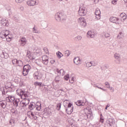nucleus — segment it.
Listing matches in <instances>:
<instances>
[{
    "label": "nucleus",
    "mask_w": 127,
    "mask_h": 127,
    "mask_svg": "<svg viewBox=\"0 0 127 127\" xmlns=\"http://www.w3.org/2000/svg\"><path fill=\"white\" fill-rule=\"evenodd\" d=\"M0 37L2 39H5L6 41H11L12 37L9 35V31L8 30H3L0 33Z\"/></svg>",
    "instance_id": "f257e3e1"
},
{
    "label": "nucleus",
    "mask_w": 127,
    "mask_h": 127,
    "mask_svg": "<svg viewBox=\"0 0 127 127\" xmlns=\"http://www.w3.org/2000/svg\"><path fill=\"white\" fill-rule=\"evenodd\" d=\"M55 19L57 21H65L66 20V15L63 13L58 12L55 14Z\"/></svg>",
    "instance_id": "f03ea898"
},
{
    "label": "nucleus",
    "mask_w": 127,
    "mask_h": 127,
    "mask_svg": "<svg viewBox=\"0 0 127 127\" xmlns=\"http://www.w3.org/2000/svg\"><path fill=\"white\" fill-rule=\"evenodd\" d=\"M31 70V66L29 64H26L23 66V76H27L29 71Z\"/></svg>",
    "instance_id": "7ed1b4c3"
},
{
    "label": "nucleus",
    "mask_w": 127,
    "mask_h": 127,
    "mask_svg": "<svg viewBox=\"0 0 127 127\" xmlns=\"http://www.w3.org/2000/svg\"><path fill=\"white\" fill-rule=\"evenodd\" d=\"M34 78L36 80H40L41 78H42V76H43V73L41 71H37L35 72L33 74Z\"/></svg>",
    "instance_id": "20e7f679"
},
{
    "label": "nucleus",
    "mask_w": 127,
    "mask_h": 127,
    "mask_svg": "<svg viewBox=\"0 0 127 127\" xmlns=\"http://www.w3.org/2000/svg\"><path fill=\"white\" fill-rule=\"evenodd\" d=\"M77 20L79 24L81 26V27H85L87 25V23L86 22V19H85V18L80 17Z\"/></svg>",
    "instance_id": "39448f33"
},
{
    "label": "nucleus",
    "mask_w": 127,
    "mask_h": 127,
    "mask_svg": "<svg viewBox=\"0 0 127 127\" xmlns=\"http://www.w3.org/2000/svg\"><path fill=\"white\" fill-rule=\"evenodd\" d=\"M74 109V107L70 103H68L67 105V107L65 108V111L67 115H71L73 113V110Z\"/></svg>",
    "instance_id": "423d86ee"
},
{
    "label": "nucleus",
    "mask_w": 127,
    "mask_h": 127,
    "mask_svg": "<svg viewBox=\"0 0 127 127\" xmlns=\"http://www.w3.org/2000/svg\"><path fill=\"white\" fill-rule=\"evenodd\" d=\"M27 114L28 118L30 119V120H33V121L37 120V117L31 111H28Z\"/></svg>",
    "instance_id": "0eeeda50"
},
{
    "label": "nucleus",
    "mask_w": 127,
    "mask_h": 127,
    "mask_svg": "<svg viewBox=\"0 0 127 127\" xmlns=\"http://www.w3.org/2000/svg\"><path fill=\"white\" fill-rule=\"evenodd\" d=\"M19 92H17V95H18V96H19L20 97H21V98H22V97H25V98H27L28 97V95L27 94V92L25 91L24 90L20 89L19 90Z\"/></svg>",
    "instance_id": "6e6552de"
},
{
    "label": "nucleus",
    "mask_w": 127,
    "mask_h": 127,
    "mask_svg": "<svg viewBox=\"0 0 127 127\" xmlns=\"http://www.w3.org/2000/svg\"><path fill=\"white\" fill-rule=\"evenodd\" d=\"M78 13L80 16H83L84 15H86V13H87V11L85 9V7H80L79 10H78Z\"/></svg>",
    "instance_id": "1a4fd4ad"
},
{
    "label": "nucleus",
    "mask_w": 127,
    "mask_h": 127,
    "mask_svg": "<svg viewBox=\"0 0 127 127\" xmlns=\"http://www.w3.org/2000/svg\"><path fill=\"white\" fill-rule=\"evenodd\" d=\"M5 100L7 103H13L15 100V98H14V96L8 95V96L6 97Z\"/></svg>",
    "instance_id": "9d476101"
},
{
    "label": "nucleus",
    "mask_w": 127,
    "mask_h": 127,
    "mask_svg": "<svg viewBox=\"0 0 127 127\" xmlns=\"http://www.w3.org/2000/svg\"><path fill=\"white\" fill-rule=\"evenodd\" d=\"M95 20H98L101 18V11L100 10V9L96 8L95 11Z\"/></svg>",
    "instance_id": "9b49d317"
},
{
    "label": "nucleus",
    "mask_w": 127,
    "mask_h": 127,
    "mask_svg": "<svg viewBox=\"0 0 127 127\" xmlns=\"http://www.w3.org/2000/svg\"><path fill=\"white\" fill-rule=\"evenodd\" d=\"M27 4L29 6H34V5H37L38 3L36 2V0H29L27 1Z\"/></svg>",
    "instance_id": "f8f14e48"
},
{
    "label": "nucleus",
    "mask_w": 127,
    "mask_h": 127,
    "mask_svg": "<svg viewBox=\"0 0 127 127\" xmlns=\"http://www.w3.org/2000/svg\"><path fill=\"white\" fill-rule=\"evenodd\" d=\"M42 59L43 63V64H44V65H47L48 64V62H49L48 60L49 59V58L46 55L43 56V57H42Z\"/></svg>",
    "instance_id": "ddd939ff"
},
{
    "label": "nucleus",
    "mask_w": 127,
    "mask_h": 127,
    "mask_svg": "<svg viewBox=\"0 0 127 127\" xmlns=\"http://www.w3.org/2000/svg\"><path fill=\"white\" fill-rule=\"evenodd\" d=\"M7 101L6 100H1L0 101V106L2 107V109H5L7 105Z\"/></svg>",
    "instance_id": "4468645a"
},
{
    "label": "nucleus",
    "mask_w": 127,
    "mask_h": 127,
    "mask_svg": "<svg viewBox=\"0 0 127 127\" xmlns=\"http://www.w3.org/2000/svg\"><path fill=\"white\" fill-rule=\"evenodd\" d=\"M21 46H24L27 43V40L25 37H22L20 40H19Z\"/></svg>",
    "instance_id": "2eb2a0df"
},
{
    "label": "nucleus",
    "mask_w": 127,
    "mask_h": 127,
    "mask_svg": "<svg viewBox=\"0 0 127 127\" xmlns=\"http://www.w3.org/2000/svg\"><path fill=\"white\" fill-rule=\"evenodd\" d=\"M96 36V34L94 32H92V31H89L87 33V37L88 38H94Z\"/></svg>",
    "instance_id": "dca6fc26"
},
{
    "label": "nucleus",
    "mask_w": 127,
    "mask_h": 127,
    "mask_svg": "<svg viewBox=\"0 0 127 127\" xmlns=\"http://www.w3.org/2000/svg\"><path fill=\"white\" fill-rule=\"evenodd\" d=\"M0 23L3 26H8V21L5 19H2L0 21Z\"/></svg>",
    "instance_id": "f3484780"
},
{
    "label": "nucleus",
    "mask_w": 127,
    "mask_h": 127,
    "mask_svg": "<svg viewBox=\"0 0 127 127\" xmlns=\"http://www.w3.org/2000/svg\"><path fill=\"white\" fill-rule=\"evenodd\" d=\"M8 54H7L4 51H2V54L0 55L1 58H4V59H7V58H8Z\"/></svg>",
    "instance_id": "a211bd4d"
},
{
    "label": "nucleus",
    "mask_w": 127,
    "mask_h": 127,
    "mask_svg": "<svg viewBox=\"0 0 127 127\" xmlns=\"http://www.w3.org/2000/svg\"><path fill=\"white\" fill-rule=\"evenodd\" d=\"M73 62L76 65H80L81 64V60L79 57H75L73 60Z\"/></svg>",
    "instance_id": "6ab92c4d"
},
{
    "label": "nucleus",
    "mask_w": 127,
    "mask_h": 127,
    "mask_svg": "<svg viewBox=\"0 0 127 127\" xmlns=\"http://www.w3.org/2000/svg\"><path fill=\"white\" fill-rule=\"evenodd\" d=\"M110 21L111 22H113V23H118V21H119V18L116 17H111L110 18Z\"/></svg>",
    "instance_id": "aec40b11"
},
{
    "label": "nucleus",
    "mask_w": 127,
    "mask_h": 127,
    "mask_svg": "<svg viewBox=\"0 0 127 127\" xmlns=\"http://www.w3.org/2000/svg\"><path fill=\"white\" fill-rule=\"evenodd\" d=\"M57 72L59 75H61L62 76L65 75V71H64V69H61L60 70L57 69Z\"/></svg>",
    "instance_id": "412c9836"
},
{
    "label": "nucleus",
    "mask_w": 127,
    "mask_h": 127,
    "mask_svg": "<svg viewBox=\"0 0 127 127\" xmlns=\"http://www.w3.org/2000/svg\"><path fill=\"white\" fill-rule=\"evenodd\" d=\"M107 124H108L110 127L114 126V120L112 119H109L106 121Z\"/></svg>",
    "instance_id": "4be33fe9"
},
{
    "label": "nucleus",
    "mask_w": 127,
    "mask_h": 127,
    "mask_svg": "<svg viewBox=\"0 0 127 127\" xmlns=\"http://www.w3.org/2000/svg\"><path fill=\"white\" fill-rule=\"evenodd\" d=\"M35 107L37 111H40L41 110V103L37 102L35 105Z\"/></svg>",
    "instance_id": "5701e85b"
},
{
    "label": "nucleus",
    "mask_w": 127,
    "mask_h": 127,
    "mask_svg": "<svg viewBox=\"0 0 127 127\" xmlns=\"http://www.w3.org/2000/svg\"><path fill=\"white\" fill-rule=\"evenodd\" d=\"M16 66L18 67H23V62L22 61L18 60L16 64Z\"/></svg>",
    "instance_id": "b1692460"
},
{
    "label": "nucleus",
    "mask_w": 127,
    "mask_h": 127,
    "mask_svg": "<svg viewBox=\"0 0 127 127\" xmlns=\"http://www.w3.org/2000/svg\"><path fill=\"white\" fill-rule=\"evenodd\" d=\"M24 100H25L24 102H23V107H26L28 104H29V99L24 98Z\"/></svg>",
    "instance_id": "393cba45"
},
{
    "label": "nucleus",
    "mask_w": 127,
    "mask_h": 127,
    "mask_svg": "<svg viewBox=\"0 0 127 127\" xmlns=\"http://www.w3.org/2000/svg\"><path fill=\"white\" fill-rule=\"evenodd\" d=\"M75 104L77 105V106H84L85 103L82 102V100H79L75 103Z\"/></svg>",
    "instance_id": "a878e982"
},
{
    "label": "nucleus",
    "mask_w": 127,
    "mask_h": 127,
    "mask_svg": "<svg viewBox=\"0 0 127 127\" xmlns=\"http://www.w3.org/2000/svg\"><path fill=\"white\" fill-rule=\"evenodd\" d=\"M14 101V104L15 106V107L17 108V107H18V103L20 102V100L18 98V99H15Z\"/></svg>",
    "instance_id": "bb28decb"
},
{
    "label": "nucleus",
    "mask_w": 127,
    "mask_h": 127,
    "mask_svg": "<svg viewBox=\"0 0 127 127\" xmlns=\"http://www.w3.org/2000/svg\"><path fill=\"white\" fill-rule=\"evenodd\" d=\"M0 78L4 79L6 78V73H0Z\"/></svg>",
    "instance_id": "cd10ccee"
},
{
    "label": "nucleus",
    "mask_w": 127,
    "mask_h": 127,
    "mask_svg": "<svg viewBox=\"0 0 127 127\" xmlns=\"http://www.w3.org/2000/svg\"><path fill=\"white\" fill-rule=\"evenodd\" d=\"M120 16L122 17V19L125 21V19H127V16H126V13H122L120 14Z\"/></svg>",
    "instance_id": "c85d7f7f"
},
{
    "label": "nucleus",
    "mask_w": 127,
    "mask_h": 127,
    "mask_svg": "<svg viewBox=\"0 0 127 127\" xmlns=\"http://www.w3.org/2000/svg\"><path fill=\"white\" fill-rule=\"evenodd\" d=\"M34 85L35 86H38L39 87H41V86H42V82H37L36 81L34 82Z\"/></svg>",
    "instance_id": "c756f323"
},
{
    "label": "nucleus",
    "mask_w": 127,
    "mask_h": 127,
    "mask_svg": "<svg viewBox=\"0 0 127 127\" xmlns=\"http://www.w3.org/2000/svg\"><path fill=\"white\" fill-rule=\"evenodd\" d=\"M123 37H124V34L123 33V32H120L119 33V34L117 36V38H118V39H121V38H123Z\"/></svg>",
    "instance_id": "7c9ffc66"
},
{
    "label": "nucleus",
    "mask_w": 127,
    "mask_h": 127,
    "mask_svg": "<svg viewBox=\"0 0 127 127\" xmlns=\"http://www.w3.org/2000/svg\"><path fill=\"white\" fill-rule=\"evenodd\" d=\"M91 66H97L98 65V62L96 61H91L90 62Z\"/></svg>",
    "instance_id": "2f4dec72"
},
{
    "label": "nucleus",
    "mask_w": 127,
    "mask_h": 127,
    "mask_svg": "<svg viewBox=\"0 0 127 127\" xmlns=\"http://www.w3.org/2000/svg\"><path fill=\"white\" fill-rule=\"evenodd\" d=\"M35 106L33 105V104L31 103L30 105H29V109L30 111H32L34 109Z\"/></svg>",
    "instance_id": "473e14b6"
},
{
    "label": "nucleus",
    "mask_w": 127,
    "mask_h": 127,
    "mask_svg": "<svg viewBox=\"0 0 127 127\" xmlns=\"http://www.w3.org/2000/svg\"><path fill=\"white\" fill-rule=\"evenodd\" d=\"M61 106H62L61 103L57 104V110H58V111H60V109H61Z\"/></svg>",
    "instance_id": "72a5a7b5"
},
{
    "label": "nucleus",
    "mask_w": 127,
    "mask_h": 127,
    "mask_svg": "<svg viewBox=\"0 0 127 127\" xmlns=\"http://www.w3.org/2000/svg\"><path fill=\"white\" fill-rule=\"evenodd\" d=\"M114 57L115 59L119 60L121 57H120V55L119 54H115L114 55Z\"/></svg>",
    "instance_id": "f704fd0d"
},
{
    "label": "nucleus",
    "mask_w": 127,
    "mask_h": 127,
    "mask_svg": "<svg viewBox=\"0 0 127 127\" xmlns=\"http://www.w3.org/2000/svg\"><path fill=\"white\" fill-rule=\"evenodd\" d=\"M17 61H18V60H17V59H15L12 60V63L13 64V65L14 64H16L17 63Z\"/></svg>",
    "instance_id": "c9c22d12"
},
{
    "label": "nucleus",
    "mask_w": 127,
    "mask_h": 127,
    "mask_svg": "<svg viewBox=\"0 0 127 127\" xmlns=\"http://www.w3.org/2000/svg\"><path fill=\"white\" fill-rule=\"evenodd\" d=\"M43 50L45 53H46V54H48V53H49V51H48V48L45 47L44 48Z\"/></svg>",
    "instance_id": "e433bc0d"
},
{
    "label": "nucleus",
    "mask_w": 127,
    "mask_h": 127,
    "mask_svg": "<svg viewBox=\"0 0 127 127\" xmlns=\"http://www.w3.org/2000/svg\"><path fill=\"white\" fill-rule=\"evenodd\" d=\"M33 32L34 33H39V32L38 31V30H37L36 28H35V27L33 28Z\"/></svg>",
    "instance_id": "4c0bfd02"
},
{
    "label": "nucleus",
    "mask_w": 127,
    "mask_h": 127,
    "mask_svg": "<svg viewBox=\"0 0 127 127\" xmlns=\"http://www.w3.org/2000/svg\"><path fill=\"white\" fill-rule=\"evenodd\" d=\"M64 54L66 57H68L70 56V52H69V51H66L64 52Z\"/></svg>",
    "instance_id": "58836bf2"
},
{
    "label": "nucleus",
    "mask_w": 127,
    "mask_h": 127,
    "mask_svg": "<svg viewBox=\"0 0 127 127\" xmlns=\"http://www.w3.org/2000/svg\"><path fill=\"white\" fill-rule=\"evenodd\" d=\"M75 39H76V40L77 41H80V40H82V36H77V37H75Z\"/></svg>",
    "instance_id": "ea45409f"
},
{
    "label": "nucleus",
    "mask_w": 127,
    "mask_h": 127,
    "mask_svg": "<svg viewBox=\"0 0 127 127\" xmlns=\"http://www.w3.org/2000/svg\"><path fill=\"white\" fill-rule=\"evenodd\" d=\"M57 55H58V57L59 58H61V57H62V56H63V55L62 54V53H61L59 52V53H57Z\"/></svg>",
    "instance_id": "a19ab883"
},
{
    "label": "nucleus",
    "mask_w": 127,
    "mask_h": 127,
    "mask_svg": "<svg viewBox=\"0 0 127 127\" xmlns=\"http://www.w3.org/2000/svg\"><path fill=\"white\" fill-rule=\"evenodd\" d=\"M105 86H106V87L109 89V88H110L111 87V85H110V83L108 82H106L105 83Z\"/></svg>",
    "instance_id": "79ce46f5"
},
{
    "label": "nucleus",
    "mask_w": 127,
    "mask_h": 127,
    "mask_svg": "<svg viewBox=\"0 0 127 127\" xmlns=\"http://www.w3.org/2000/svg\"><path fill=\"white\" fill-rule=\"evenodd\" d=\"M46 114H47L48 116H50L51 115V110L48 109L47 112H46Z\"/></svg>",
    "instance_id": "37998d69"
},
{
    "label": "nucleus",
    "mask_w": 127,
    "mask_h": 127,
    "mask_svg": "<svg viewBox=\"0 0 127 127\" xmlns=\"http://www.w3.org/2000/svg\"><path fill=\"white\" fill-rule=\"evenodd\" d=\"M104 36L106 38H108V37H110V36H111V35H110V34H109V33H105L104 34Z\"/></svg>",
    "instance_id": "c03bdc74"
},
{
    "label": "nucleus",
    "mask_w": 127,
    "mask_h": 127,
    "mask_svg": "<svg viewBox=\"0 0 127 127\" xmlns=\"http://www.w3.org/2000/svg\"><path fill=\"white\" fill-rule=\"evenodd\" d=\"M109 90H110L111 92H112V93H114V92H115V89H114V87H110V88H108Z\"/></svg>",
    "instance_id": "a18cd8bd"
},
{
    "label": "nucleus",
    "mask_w": 127,
    "mask_h": 127,
    "mask_svg": "<svg viewBox=\"0 0 127 127\" xmlns=\"http://www.w3.org/2000/svg\"><path fill=\"white\" fill-rule=\"evenodd\" d=\"M86 66H87L88 68H89V67H92V64H91V62L89 63H86Z\"/></svg>",
    "instance_id": "49530a36"
},
{
    "label": "nucleus",
    "mask_w": 127,
    "mask_h": 127,
    "mask_svg": "<svg viewBox=\"0 0 127 127\" xmlns=\"http://www.w3.org/2000/svg\"><path fill=\"white\" fill-rule=\"evenodd\" d=\"M15 1L17 3H21L22 1H24V0H15Z\"/></svg>",
    "instance_id": "de8ad7c7"
},
{
    "label": "nucleus",
    "mask_w": 127,
    "mask_h": 127,
    "mask_svg": "<svg viewBox=\"0 0 127 127\" xmlns=\"http://www.w3.org/2000/svg\"><path fill=\"white\" fill-rule=\"evenodd\" d=\"M64 79L66 81H68V80H69V75L67 74L66 75L64 76Z\"/></svg>",
    "instance_id": "09e8293b"
},
{
    "label": "nucleus",
    "mask_w": 127,
    "mask_h": 127,
    "mask_svg": "<svg viewBox=\"0 0 127 127\" xmlns=\"http://www.w3.org/2000/svg\"><path fill=\"white\" fill-rule=\"evenodd\" d=\"M93 87H94V88H96V87L98 88V89H100V87H99V86H98V83H97V84H93Z\"/></svg>",
    "instance_id": "8fccbe9b"
},
{
    "label": "nucleus",
    "mask_w": 127,
    "mask_h": 127,
    "mask_svg": "<svg viewBox=\"0 0 127 127\" xmlns=\"http://www.w3.org/2000/svg\"><path fill=\"white\" fill-rule=\"evenodd\" d=\"M117 1H118V0H113L112 2L113 4H117Z\"/></svg>",
    "instance_id": "3c124183"
},
{
    "label": "nucleus",
    "mask_w": 127,
    "mask_h": 127,
    "mask_svg": "<svg viewBox=\"0 0 127 127\" xmlns=\"http://www.w3.org/2000/svg\"><path fill=\"white\" fill-rule=\"evenodd\" d=\"M11 113H12V114H15V110H14V109L12 108L11 110Z\"/></svg>",
    "instance_id": "603ef678"
},
{
    "label": "nucleus",
    "mask_w": 127,
    "mask_h": 127,
    "mask_svg": "<svg viewBox=\"0 0 127 127\" xmlns=\"http://www.w3.org/2000/svg\"><path fill=\"white\" fill-rule=\"evenodd\" d=\"M59 77L57 76L55 78V80H56V82H57V83H58V82H59Z\"/></svg>",
    "instance_id": "864d4df0"
},
{
    "label": "nucleus",
    "mask_w": 127,
    "mask_h": 127,
    "mask_svg": "<svg viewBox=\"0 0 127 127\" xmlns=\"http://www.w3.org/2000/svg\"><path fill=\"white\" fill-rule=\"evenodd\" d=\"M100 123H102V124H103V123H104V119H103V117L100 118Z\"/></svg>",
    "instance_id": "5fc2aeb1"
},
{
    "label": "nucleus",
    "mask_w": 127,
    "mask_h": 127,
    "mask_svg": "<svg viewBox=\"0 0 127 127\" xmlns=\"http://www.w3.org/2000/svg\"><path fill=\"white\" fill-rule=\"evenodd\" d=\"M13 19H14V20H17V17L15 15L13 16Z\"/></svg>",
    "instance_id": "6e6d98bb"
},
{
    "label": "nucleus",
    "mask_w": 127,
    "mask_h": 127,
    "mask_svg": "<svg viewBox=\"0 0 127 127\" xmlns=\"http://www.w3.org/2000/svg\"><path fill=\"white\" fill-rule=\"evenodd\" d=\"M51 64H54V63H55V60H52L51 61Z\"/></svg>",
    "instance_id": "4d7b16f0"
},
{
    "label": "nucleus",
    "mask_w": 127,
    "mask_h": 127,
    "mask_svg": "<svg viewBox=\"0 0 127 127\" xmlns=\"http://www.w3.org/2000/svg\"><path fill=\"white\" fill-rule=\"evenodd\" d=\"M110 105L109 104H108L105 108V110H108V108L110 107Z\"/></svg>",
    "instance_id": "13d9d810"
},
{
    "label": "nucleus",
    "mask_w": 127,
    "mask_h": 127,
    "mask_svg": "<svg viewBox=\"0 0 127 127\" xmlns=\"http://www.w3.org/2000/svg\"><path fill=\"white\" fill-rule=\"evenodd\" d=\"M99 89H101V90H102V91H104V92L107 91V89H105L102 87H100Z\"/></svg>",
    "instance_id": "bf43d9fd"
},
{
    "label": "nucleus",
    "mask_w": 127,
    "mask_h": 127,
    "mask_svg": "<svg viewBox=\"0 0 127 127\" xmlns=\"http://www.w3.org/2000/svg\"><path fill=\"white\" fill-rule=\"evenodd\" d=\"M67 101H68V100H65L64 101V105H65V104H67Z\"/></svg>",
    "instance_id": "052dcab7"
},
{
    "label": "nucleus",
    "mask_w": 127,
    "mask_h": 127,
    "mask_svg": "<svg viewBox=\"0 0 127 127\" xmlns=\"http://www.w3.org/2000/svg\"><path fill=\"white\" fill-rule=\"evenodd\" d=\"M23 7H22V6H21V7H20V9H21V10H23Z\"/></svg>",
    "instance_id": "680f3d73"
},
{
    "label": "nucleus",
    "mask_w": 127,
    "mask_h": 127,
    "mask_svg": "<svg viewBox=\"0 0 127 127\" xmlns=\"http://www.w3.org/2000/svg\"><path fill=\"white\" fill-rule=\"evenodd\" d=\"M104 118V117H103V115H102V114H100V118Z\"/></svg>",
    "instance_id": "e2e57ef3"
},
{
    "label": "nucleus",
    "mask_w": 127,
    "mask_h": 127,
    "mask_svg": "<svg viewBox=\"0 0 127 127\" xmlns=\"http://www.w3.org/2000/svg\"><path fill=\"white\" fill-rule=\"evenodd\" d=\"M71 81H74V78L73 77L71 78Z\"/></svg>",
    "instance_id": "0e129e2a"
},
{
    "label": "nucleus",
    "mask_w": 127,
    "mask_h": 127,
    "mask_svg": "<svg viewBox=\"0 0 127 127\" xmlns=\"http://www.w3.org/2000/svg\"><path fill=\"white\" fill-rule=\"evenodd\" d=\"M124 0L125 2L127 3V0Z\"/></svg>",
    "instance_id": "69168bd1"
},
{
    "label": "nucleus",
    "mask_w": 127,
    "mask_h": 127,
    "mask_svg": "<svg viewBox=\"0 0 127 127\" xmlns=\"http://www.w3.org/2000/svg\"><path fill=\"white\" fill-rule=\"evenodd\" d=\"M71 126L72 127H75V126H73V124H71Z\"/></svg>",
    "instance_id": "338daca9"
},
{
    "label": "nucleus",
    "mask_w": 127,
    "mask_h": 127,
    "mask_svg": "<svg viewBox=\"0 0 127 127\" xmlns=\"http://www.w3.org/2000/svg\"><path fill=\"white\" fill-rule=\"evenodd\" d=\"M9 84L10 85V86H11V83L9 82Z\"/></svg>",
    "instance_id": "774afa93"
}]
</instances>
